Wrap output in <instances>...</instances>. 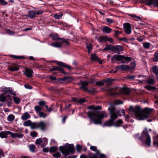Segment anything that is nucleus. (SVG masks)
<instances>
[{"mask_svg":"<svg viewBox=\"0 0 158 158\" xmlns=\"http://www.w3.org/2000/svg\"><path fill=\"white\" fill-rule=\"evenodd\" d=\"M103 82H104V81L97 82L96 84L98 85L102 86L104 85Z\"/></svg>","mask_w":158,"mask_h":158,"instance_id":"obj_52","label":"nucleus"},{"mask_svg":"<svg viewBox=\"0 0 158 158\" xmlns=\"http://www.w3.org/2000/svg\"><path fill=\"white\" fill-rule=\"evenodd\" d=\"M114 124V121H113L111 119H110L109 120L106 122L104 123L105 126L108 127H110L113 126Z\"/></svg>","mask_w":158,"mask_h":158,"instance_id":"obj_16","label":"nucleus"},{"mask_svg":"<svg viewBox=\"0 0 158 158\" xmlns=\"http://www.w3.org/2000/svg\"><path fill=\"white\" fill-rule=\"evenodd\" d=\"M144 138H146V144L148 146H150L151 143V137L148 133L147 129H145V130L142 132L140 139L142 140Z\"/></svg>","mask_w":158,"mask_h":158,"instance_id":"obj_5","label":"nucleus"},{"mask_svg":"<svg viewBox=\"0 0 158 158\" xmlns=\"http://www.w3.org/2000/svg\"><path fill=\"white\" fill-rule=\"evenodd\" d=\"M130 109L134 113L136 118L139 120H144L147 118L148 117V114L152 110V109L146 108L142 112L139 106H136L135 108L131 106Z\"/></svg>","mask_w":158,"mask_h":158,"instance_id":"obj_2","label":"nucleus"},{"mask_svg":"<svg viewBox=\"0 0 158 158\" xmlns=\"http://www.w3.org/2000/svg\"><path fill=\"white\" fill-rule=\"evenodd\" d=\"M15 138L18 137L19 138H21L22 137L23 135L21 133H15Z\"/></svg>","mask_w":158,"mask_h":158,"instance_id":"obj_53","label":"nucleus"},{"mask_svg":"<svg viewBox=\"0 0 158 158\" xmlns=\"http://www.w3.org/2000/svg\"><path fill=\"white\" fill-rule=\"evenodd\" d=\"M55 70H57L60 71L61 73L63 74L66 73L63 69L59 67L54 66L53 68L50 69V71H52Z\"/></svg>","mask_w":158,"mask_h":158,"instance_id":"obj_12","label":"nucleus"},{"mask_svg":"<svg viewBox=\"0 0 158 158\" xmlns=\"http://www.w3.org/2000/svg\"><path fill=\"white\" fill-rule=\"evenodd\" d=\"M76 147L77 151L78 152H80L82 148V146L80 145H76Z\"/></svg>","mask_w":158,"mask_h":158,"instance_id":"obj_43","label":"nucleus"},{"mask_svg":"<svg viewBox=\"0 0 158 158\" xmlns=\"http://www.w3.org/2000/svg\"><path fill=\"white\" fill-rule=\"evenodd\" d=\"M15 119V117L13 115L10 114L8 116V120L10 121H12Z\"/></svg>","mask_w":158,"mask_h":158,"instance_id":"obj_32","label":"nucleus"},{"mask_svg":"<svg viewBox=\"0 0 158 158\" xmlns=\"http://www.w3.org/2000/svg\"><path fill=\"white\" fill-rule=\"evenodd\" d=\"M145 87L148 90H155L156 89V88L155 87L149 85L146 86Z\"/></svg>","mask_w":158,"mask_h":158,"instance_id":"obj_25","label":"nucleus"},{"mask_svg":"<svg viewBox=\"0 0 158 158\" xmlns=\"http://www.w3.org/2000/svg\"><path fill=\"white\" fill-rule=\"evenodd\" d=\"M60 154L59 152H57L55 153H54L53 155V156L56 158H58L60 156Z\"/></svg>","mask_w":158,"mask_h":158,"instance_id":"obj_49","label":"nucleus"},{"mask_svg":"<svg viewBox=\"0 0 158 158\" xmlns=\"http://www.w3.org/2000/svg\"><path fill=\"white\" fill-rule=\"evenodd\" d=\"M34 129L40 128L42 131H45L46 129V124L44 122L41 121L38 123H35Z\"/></svg>","mask_w":158,"mask_h":158,"instance_id":"obj_6","label":"nucleus"},{"mask_svg":"<svg viewBox=\"0 0 158 158\" xmlns=\"http://www.w3.org/2000/svg\"><path fill=\"white\" fill-rule=\"evenodd\" d=\"M43 11L41 10H39L35 12L36 14L37 15L42 14L43 13Z\"/></svg>","mask_w":158,"mask_h":158,"instance_id":"obj_62","label":"nucleus"},{"mask_svg":"<svg viewBox=\"0 0 158 158\" xmlns=\"http://www.w3.org/2000/svg\"><path fill=\"white\" fill-rule=\"evenodd\" d=\"M8 131H2L0 132V137L3 138H6L7 137V135H8Z\"/></svg>","mask_w":158,"mask_h":158,"instance_id":"obj_18","label":"nucleus"},{"mask_svg":"<svg viewBox=\"0 0 158 158\" xmlns=\"http://www.w3.org/2000/svg\"><path fill=\"white\" fill-rule=\"evenodd\" d=\"M42 142V138L37 139L35 143L36 144H40Z\"/></svg>","mask_w":158,"mask_h":158,"instance_id":"obj_46","label":"nucleus"},{"mask_svg":"<svg viewBox=\"0 0 158 158\" xmlns=\"http://www.w3.org/2000/svg\"><path fill=\"white\" fill-rule=\"evenodd\" d=\"M59 149L61 152L65 156L68 155L70 152L73 153L74 152V146L73 144H66L65 146H60Z\"/></svg>","mask_w":158,"mask_h":158,"instance_id":"obj_3","label":"nucleus"},{"mask_svg":"<svg viewBox=\"0 0 158 158\" xmlns=\"http://www.w3.org/2000/svg\"><path fill=\"white\" fill-rule=\"evenodd\" d=\"M114 103L115 104L118 105L123 103V102L120 100H116L114 101Z\"/></svg>","mask_w":158,"mask_h":158,"instance_id":"obj_48","label":"nucleus"},{"mask_svg":"<svg viewBox=\"0 0 158 158\" xmlns=\"http://www.w3.org/2000/svg\"><path fill=\"white\" fill-rule=\"evenodd\" d=\"M118 117L117 114L115 113H112L110 114V119L113 121L115 120Z\"/></svg>","mask_w":158,"mask_h":158,"instance_id":"obj_23","label":"nucleus"},{"mask_svg":"<svg viewBox=\"0 0 158 158\" xmlns=\"http://www.w3.org/2000/svg\"><path fill=\"white\" fill-rule=\"evenodd\" d=\"M111 29L107 26H105L103 27L102 30L103 32L106 33H109L111 31Z\"/></svg>","mask_w":158,"mask_h":158,"instance_id":"obj_19","label":"nucleus"},{"mask_svg":"<svg viewBox=\"0 0 158 158\" xmlns=\"http://www.w3.org/2000/svg\"><path fill=\"white\" fill-rule=\"evenodd\" d=\"M37 134L35 131H33L31 133V135L32 137H35L37 136Z\"/></svg>","mask_w":158,"mask_h":158,"instance_id":"obj_56","label":"nucleus"},{"mask_svg":"<svg viewBox=\"0 0 158 158\" xmlns=\"http://www.w3.org/2000/svg\"><path fill=\"white\" fill-rule=\"evenodd\" d=\"M6 97L3 94H1L0 95V101L4 102L6 101Z\"/></svg>","mask_w":158,"mask_h":158,"instance_id":"obj_27","label":"nucleus"},{"mask_svg":"<svg viewBox=\"0 0 158 158\" xmlns=\"http://www.w3.org/2000/svg\"><path fill=\"white\" fill-rule=\"evenodd\" d=\"M30 118V115L27 112H25L24 114H23L21 117V118L23 120H25L27 119H28Z\"/></svg>","mask_w":158,"mask_h":158,"instance_id":"obj_17","label":"nucleus"},{"mask_svg":"<svg viewBox=\"0 0 158 158\" xmlns=\"http://www.w3.org/2000/svg\"><path fill=\"white\" fill-rule=\"evenodd\" d=\"M81 86L80 89H82L84 91H87L88 88H87V86L89 85V82L86 81H81Z\"/></svg>","mask_w":158,"mask_h":158,"instance_id":"obj_10","label":"nucleus"},{"mask_svg":"<svg viewBox=\"0 0 158 158\" xmlns=\"http://www.w3.org/2000/svg\"><path fill=\"white\" fill-rule=\"evenodd\" d=\"M52 37V40H61V39H60L59 38L57 35H51Z\"/></svg>","mask_w":158,"mask_h":158,"instance_id":"obj_35","label":"nucleus"},{"mask_svg":"<svg viewBox=\"0 0 158 158\" xmlns=\"http://www.w3.org/2000/svg\"><path fill=\"white\" fill-rule=\"evenodd\" d=\"M8 135L10 134L11 137L13 138H15V133H14L8 131Z\"/></svg>","mask_w":158,"mask_h":158,"instance_id":"obj_57","label":"nucleus"},{"mask_svg":"<svg viewBox=\"0 0 158 158\" xmlns=\"http://www.w3.org/2000/svg\"><path fill=\"white\" fill-rule=\"evenodd\" d=\"M91 59L92 60H98V58L96 54H91Z\"/></svg>","mask_w":158,"mask_h":158,"instance_id":"obj_31","label":"nucleus"},{"mask_svg":"<svg viewBox=\"0 0 158 158\" xmlns=\"http://www.w3.org/2000/svg\"><path fill=\"white\" fill-rule=\"evenodd\" d=\"M13 98L15 103L16 104H19V103L20 99L19 98L15 96L13 97Z\"/></svg>","mask_w":158,"mask_h":158,"instance_id":"obj_33","label":"nucleus"},{"mask_svg":"<svg viewBox=\"0 0 158 158\" xmlns=\"http://www.w3.org/2000/svg\"><path fill=\"white\" fill-rule=\"evenodd\" d=\"M45 103L44 101H41L39 102V104L40 106H43L45 105Z\"/></svg>","mask_w":158,"mask_h":158,"instance_id":"obj_60","label":"nucleus"},{"mask_svg":"<svg viewBox=\"0 0 158 158\" xmlns=\"http://www.w3.org/2000/svg\"><path fill=\"white\" fill-rule=\"evenodd\" d=\"M131 66L130 67V69H131V70L134 69L135 67V64L133 62H131Z\"/></svg>","mask_w":158,"mask_h":158,"instance_id":"obj_47","label":"nucleus"},{"mask_svg":"<svg viewBox=\"0 0 158 158\" xmlns=\"http://www.w3.org/2000/svg\"><path fill=\"white\" fill-rule=\"evenodd\" d=\"M24 74L28 77H32L33 73L32 70L27 68L23 72Z\"/></svg>","mask_w":158,"mask_h":158,"instance_id":"obj_8","label":"nucleus"},{"mask_svg":"<svg viewBox=\"0 0 158 158\" xmlns=\"http://www.w3.org/2000/svg\"><path fill=\"white\" fill-rule=\"evenodd\" d=\"M117 69H120L122 70H125L130 69V67L127 65L123 64L116 67Z\"/></svg>","mask_w":158,"mask_h":158,"instance_id":"obj_11","label":"nucleus"},{"mask_svg":"<svg viewBox=\"0 0 158 158\" xmlns=\"http://www.w3.org/2000/svg\"><path fill=\"white\" fill-rule=\"evenodd\" d=\"M55 62H56V64L58 65H59L61 66H63L64 67L65 64V63H64L63 62H59V61H55Z\"/></svg>","mask_w":158,"mask_h":158,"instance_id":"obj_40","label":"nucleus"},{"mask_svg":"<svg viewBox=\"0 0 158 158\" xmlns=\"http://www.w3.org/2000/svg\"><path fill=\"white\" fill-rule=\"evenodd\" d=\"M156 0H148L147 2L149 4H153Z\"/></svg>","mask_w":158,"mask_h":158,"instance_id":"obj_59","label":"nucleus"},{"mask_svg":"<svg viewBox=\"0 0 158 158\" xmlns=\"http://www.w3.org/2000/svg\"><path fill=\"white\" fill-rule=\"evenodd\" d=\"M34 123H32L31 120H28L24 122L23 125L25 126H30L32 129H34Z\"/></svg>","mask_w":158,"mask_h":158,"instance_id":"obj_13","label":"nucleus"},{"mask_svg":"<svg viewBox=\"0 0 158 158\" xmlns=\"http://www.w3.org/2000/svg\"><path fill=\"white\" fill-rule=\"evenodd\" d=\"M152 71L153 72L156 74L158 75V69L156 66L153 67Z\"/></svg>","mask_w":158,"mask_h":158,"instance_id":"obj_38","label":"nucleus"},{"mask_svg":"<svg viewBox=\"0 0 158 158\" xmlns=\"http://www.w3.org/2000/svg\"><path fill=\"white\" fill-rule=\"evenodd\" d=\"M86 48L88 49V52L89 54L90 53L92 49V45L90 43H87L86 44Z\"/></svg>","mask_w":158,"mask_h":158,"instance_id":"obj_21","label":"nucleus"},{"mask_svg":"<svg viewBox=\"0 0 158 158\" xmlns=\"http://www.w3.org/2000/svg\"><path fill=\"white\" fill-rule=\"evenodd\" d=\"M104 82H105L106 83V85L109 86L111 84V82L110 81L109 79H107L104 81Z\"/></svg>","mask_w":158,"mask_h":158,"instance_id":"obj_44","label":"nucleus"},{"mask_svg":"<svg viewBox=\"0 0 158 158\" xmlns=\"http://www.w3.org/2000/svg\"><path fill=\"white\" fill-rule=\"evenodd\" d=\"M108 40H109V39L106 36H101L99 39V41L100 42H103L104 41H107Z\"/></svg>","mask_w":158,"mask_h":158,"instance_id":"obj_26","label":"nucleus"},{"mask_svg":"<svg viewBox=\"0 0 158 158\" xmlns=\"http://www.w3.org/2000/svg\"><path fill=\"white\" fill-rule=\"evenodd\" d=\"M64 67L66 68H67L69 70L71 71L72 70H73V68L72 67H71L69 65L67 64H65V66Z\"/></svg>","mask_w":158,"mask_h":158,"instance_id":"obj_51","label":"nucleus"},{"mask_svg":"<svg viewBox=\"0 0 158 158\" xmlns=\"http://www.w3.org/2000/svg\"><path fill=\"white\" fill-rule=\"evenodd\" d=\"M62 15L63 14L61 13L59 15L55 14L54 15V17L56 19H59L62 17Z\"/></svg>","mask_w":158,"mask_h":158,"instance_id":"obj_41","label":"nucleus"},{"mask_svg":"<svg viewBox=\"0 0 158 158\" xmlns=\"http://www.w3.org/2000/svg\"><path fill=\"white\" fill-rule=\"evenodd\" d=\"M90 149L91 150L95 152L97 154L100 153V152L97 150V148L95 146H91L90 147Z\"/></svg>","mask_w":158,"mask_h":158,"instance_id":"obj_24","label":"nucleus"},{"mask_svg":"<svg viewBox=\"0 0 158 158\" xmlns=\"http://www.w3.org/2000/svg\"><path fill=\"white\" fill-rule=\"evenodd\" d=\"M154 82V80L152 79H149L147 81V83L149 84H152Z\"/></svg>","mask_w":158,"mask_h":158,"instance_id":"obj_55","label":"nucleus"},{"mask_svg":"<svg viewBox=\"0 0 158 158\" xmlns=\"http://www.w3.org/2000/svg\"><path fill=\"white\" fill-rule=\"evenodd\" d=\"M108 110L110 111V114L113 113V112L115 110V108L113 107H110L108 109Z\"/></svg>","mask_w":158,"mask_h":158,"instance_id":"obj_54","label":"nucleus"},{"mask_svg":"<svg viewBox=\"0 0 158 158\" xmlns=\"http://www.w3.org/2000/svg\"><path fill=\"white\" fill-rule=\"evenodd\" d=\"M131 57L125 56L121 55H114L111 58L112 62H114L115 60L117 61H120L122 63H125L124 60L129 62L131 60Z\"/></svg>","mask_w":158,"mask_h":158,"instance_id":"obj_4","label":"nucleus"},{"mask_svg":"<svg viewBox=\"0 0 158 158\" xmlns=\"http://www.w3.org/2000/svg\"><path fill=\"white\" fill-rule=\"evenodd\" d=\"M153 145L154 146L158 148V141H154L153 142Z\"/></svg>","mask_w":158,"mask_h":158,"instance_id":"obj_64","label":"nucleus"},{"mask_svg":"<svg viewBox=\"0 0 158 158\" xmlns=\"http://www.w3.org/2000/svg\"><path fill=\"white\" fill-rule=\"evenodd\" d=\"M0 3L3 5H5L7 4V3L4 0H0Z\"/></svg>","mask_w":158,"mask_h":158,"instance_id":"obj_58","label":"nucleus"},{"mask_svg":"<svg viewBox=\"0 0 158 158\" xmlns=\"http://www.w3.org/2000/svg\"><path fill=\"white\" fill-rule=\"evenodd\" d=\"M73 80V78L72 77H65V81L67 82H70Z\"/></svg>","mask_w":158,"mask_h":158,"instance_id":"obj_42","label":"nucleus"},{"mask_svg":"<svg viewBox=\"0 0 158 158\" xmlns=\"http://www.w3.org/2000/svg\"><path fill=\"white\" fill-rule=\"evenodd\" d=\"M35 12L34 10H31L29 11L28 16L31 18H33L35 16Z\"/></svg>","mask_w":158,"mask_h":158,"instance_id":"obj_22","label":"nucleus"},{"mask_svg":"<svg viewBox=\"0 0 158 158\" xmlns=\"http://www.w3.org/2000/svg\"><path fill=\"white\" fill-rule=\"evenodd\" d=\"M143 47L145 48H148L150 46V44L148 43H145L143 44Z\"/></svg>","mask_w":158,"mask_h":158,"instance_id":"obj_50","label":"nucleus"},{"mask_svg":"<svg viewBox=\"0 0 158 158\" xmlns=\"http://www.w3.org/2000/svg\"><path fill=\"white\" fill-rule=\"evenodd\" d=\"M153 60L154 62L157 61L158 60V53L156 52L155 54V58L153 59Z\"/></svg>","mask_w":158,"mask_h":158,"instance_id":"obj_45","label":"nucleus"},{"mask_svg":"<svg viewBox=\"0 0 158 158\" xmlns=\"http://www.w3.org/2000/svg\"><path fill=\"white\" fill-rule=\"evenodd\" d=\"M106 21L108 23H110L114 22V21L112 19L109 18L106 19Z\"/></svg>","mask_w":158,"mask_h":158,"instance_id":"obj_61","label":"nucleus"},{"mask_svg":"<svg viewBox=\"0 0 158 158\" xmlns=\"http://www.w3.org/2000/svg\"><path fill=\"white\" fill-rule=\"evenodd\" d=\"M29 149L32 152H34L35 151V145L33 144H31L29 146Z\"/></svg>","mask_w":158,"mask_h":158,"instance_id":"obj_30","label":"nucleus"},{"mask_svg":"<svg viewBox=\"0 0 158 158\" xmlns=\"http://www.w3.org/2000/svg\"><path fill=\"white\" fill-rule=\"evenodd\" d=\"M42 142H43L44 143L46 144L48 142V139L46 138H42Z\"/></svg>","mask_w":158,"mask_h":158,"instance_id":"obj_63","label":"nucleus"},{"mask_svg":"<svg viewBox=\"0 0 158 158\" xmlns=\"http://www.w3.org/2000/svg\"><path fill=\"white\" fill-rule=\"evenodd\" d=\"M118 87H115L111 89H107V91L110 93V94L112 95H118L120 93H115V92L117 90Z\"/></svg>","mask_w":158,"mask_h":158,"instance_id":"obj_9","label":"nucleus"},{"mask_svg":"<svg viewBox=\"0 0 158 158\" xmlns=\"http://www.w3.org/2000/svg\"><path fill=\"white\" fill-rule=\"evenodd\" d=\"M19 69L18 67L15 66V67H10L9 68V70L12 71H15L18 70Z\"/></svg>","mask_w":158,"mask_h":158,"instance_id":"obj_39","label":"nucleus"},{"mask_svg":"<svg viewBox=\"0 0 158 158\" xmlns=\"http://www.w3.org/2000/svg\"><path fill=\"white\" fill-rule=\"evenodd\" d=\"M10 56L16 59H21L24 58V57L22 56H17L14 55H10Z\"/></svg>","mask_w":158,"mask_h":158,"instance_id":"obj_37","label":"nucleus"},{"mask_svg":"<svg viewBox=\"0 0 158 158\" xmlns=\"http://www.w3.org/2000/svg\"><path fill=\"white\" fill-rule=\"evenodd\" d=\"M57 147H52L50 148L49 152H54L57 150Z\"/></svg>","mask_w":158,"mask_h":158,"instance_id":"obj_29","label":"nucleus"},{"mask_svg":"<svg viewBox=\"0 0 158 158\" xmlns=\"http://www.w3.org/2000/svg\"><path fill=\"white\" fill-rule=\"evenodd\" d=\"M63 45V41H61V40L54 42L51 44L52 46L55 48L61 47Z\"/></svg>","mask_w":158,"mask_h":158,"instance_id":"obj_14","label":"nucleus"},{"mask_svg":"<svg viewBox=\"0 0 158 158\" xmlns=\"http://www.w3.org/2000/svg\"><path fill=\"white\" fill-rule=\"evenodd\" d=\"M39 115L40 117L43 118H45L47 116L46 114L44 113L42 111H40L39 113Z\"/></svg>","mask_w":158,"mask_h":158,"instance_id":"obj_34","label":"nucleus"},{"mask_svg":"<svg viewBox=\"0 0 158 158\" xmlns=\"http://www.w3.org/2000/svg\"><path fill=\"white\" fill-rule=\"evenodd\" d=\"M113 48V46L111 45H107L105 48H104L103 50H111L112 51V49Z\"/></svg>","mask_w":158,"mask_h":158,"instance_id":"obj_28","label":"nucleus"},{"mask_svg":"<svg viewBox=\"0 0 158 158\" xmlns=\"http://www.w3.org/2000/svg\"><path fill=\"white\" fill-rule=\"evenodd\" d=\"M123 50V48L122 47L120 46L117 45L115 46H113L112 51H116V52L118 53H119L120 52Z\"/></svg>","mask_w":158,"mask_h":158,"instance_id":"obj_15","label":"nucleus"},{"mask_svg":"<svg viewBox=\"0 0 158 158\" xmlns=\"http://www.w3.org/2000/svg\"><path fill=\"white\" fill-rule=\"evenodd\" d=\"M124 30L125 32L127 34H130L131 32V26L129 23H126L124 24Z\"/></svg>","mask_w":158,"mask_h":158,"instance_id":"obj_7","label":"nucleus"},{"mask_svg":"<svg viewBox=\"0 0 158 158\" xmlns=\"http://www.w3.org/2000/svg\"><path fill=\"white\" fill-rule=\"evenodd\" d=\"M121 92L125 94H128L130 93V91L127 88H123L121 89Z\"/></svg>","mask_w":158,"mask_h":158,"instance_id":"obj_20","label":"nucleus"},{"mask_svg":"<svg viewBox=\"0 0 158 158\" xmlns=\"http://www.w3.org/2000/svg\"><path fill=\"white\" fill-rule=\"evenodd\" d=\"M34 109L36 113L39 112L42 110L41 107L38 106H35L34 107Z\"/></svg>","mask_w":158,"mask_h":158,"instance_id":"obj_36","label":"nucleus"},{"mask_svg":"<svg viewBox=\"0 0 158 158\" xmlns=\"http://www.w3.org/2000/svg\"><path fill=\"white\" fill-rule=\"evenodd\" d=\"M87 114L90 121H93L95 124H101L102 120L104 117H106L107 116V114L104 111H98L95 110L88 112Z\"/></svg>","mask_w":158,"mask_h":158,"instance_id":"obj_1","label":"nucleus"}]
</instances>
